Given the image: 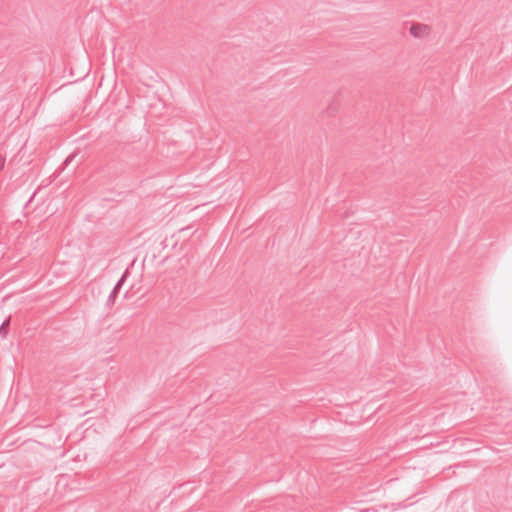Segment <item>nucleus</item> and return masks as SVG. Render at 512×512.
<instances>
[{
    "label": "nucleus",
    "mask_w": 512,
    "mask_h": 512,
    "mask_svg": "<svg viewBox=\"0 0 512 512\" xmlns=\"http://www.w3.org/2000/svg\"><path fill=\"white\" fill-rule=\"evenodd\" d=\"M409 31H410V34L414 38H421L424 35H428L429 34L430 27L428 25H426V24L414 23V24L411 25Z\"/></svg>",
    "instance_id": "nucleus-1"
},
{
    "label": "nucleus",
    "mask_w": 512,
    "mask_h": 512,
    "mask_svg": "<svg viewBox=\"0 0 512 512\" xmlns=\"http://www.w3.org/2000/svg\"><path fill=\"white\" fill-rule=\"evenodd\" d=\"M11 317L9 316L7 319H5L2 324L0 325V336L4 339L7 337L8 334V326L10 325Z\"/></svg>",
    "instance_id": "nucleus-2"
},
{
    "label": "nucleus",
    "mask_w": 512,
    "mask_h": 512,
    "mask_svg": "<svg viewBox=\"0 0 512 512\" xmlns=\"http://www.w3.org/2000/svg\"><path fill=\"white\" fill-rule=\"evenodd\" d=\"M119 289H116L115 287L113 288V290L111 291V293L109 294L108 298H107V301H106V306L108 308H110L111 306L114 305L115 303V300L117 298V295L119 293Z\"/></svg>",
    "instance_id": "nucleus-3"
},
{
    "label": "nucleus",
    "mask_w": 512,
    "mask_h": 512,
    "mask_svg": "<svg viewBox=\"0 0 512 512\" xmlns=\"http://www.w3.org/2000/svg\"><path fill=\"white\" fill-rule=\"evenodd\" d=\"M127 277H128V272H127V271H125V272L122 274V276L120 277V279L117 281V283L115 284V286H114V287H115L116 289H119V290H120V289L122 288L123 284L125 283V281H126Z\"/></svg>",
    "instance_id": "nucleus-4"
},
{
    "label": "nucleus",
    "mask_w": 512,
    "mask_h": 512,
    "mask_svg": "<svg viewBox=\"0 0 512 512\" xmlns=\"http://www.w3.org/2000/svg\"><path fill=\"white\" fill-rule=\"evenodd\" d=\"M75 155H76V154H71V155H69V156L65 159V161L63 162V165H64V166H68V165H69V163L74 159Z\"/></svg>",
    "instance_id": "nucleus-5"
},
{
    "label": "nucleus",
    "mask_w": 512,
    "mask_h": 512,
    "mask_svg": "<svg viewBox=\"0 0 512 512\" xmlns=\"http://www.w3.org/2000/svg\"><path fill=\"white\" fill-rule=\"evenodd\" d=\"M4 163H5V161L0 159V170L3 169Z\"/></svg>",
    "instance_id": "nucleus-6"
}]
</instances>
